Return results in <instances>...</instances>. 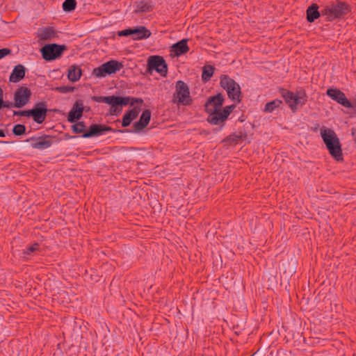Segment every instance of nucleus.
Masks as SVG:
<instances>
[{
	"instance_id": "c85d7f7f",
	"label": "nucleus",
	"mask_w": 356,
	"mask_h": 356,
	"mask_svg": "<svg viewBox=\"0 0 356 356\" xmlns=\"http://www.w3.org/2000/svg\"><path fill=\"white\" fill-rule=\"evenodd\" d=\"M216 67L211 65H205L202 67V80L204 83H207L211 80L213 76Z\"/></svg>"
},
{
	"instance_id": "a19ab883",
	"label": "nucleus",
	"mask_w": 356,
	"mask_h": 356,
	"mask_svg": "<svg viewBox=\"0 0 356 356\" xmlns=\"http://www.w3.org/2000/svg\"><path fill=\"white\" fill-rule=\"evenodd\" d=\"M3 100V91L0 88V104H2Z\"/></svg>"
},
{
	"instance_id": "72a5a7b5",
	"label": "nucleus",
	"mask_w": 356,
	"mask_h": 356,
	"mask_svg": "<svg viewBox=\"0 0 356 356\" xmlns=\"http://www.w3.org/2000/svg\"><path fill=\"white\" fill-rule=\"evenodd\" d=\"M56 90L60 93H68L72 92L74 90V87L70 86H62L56 88Z\"/></svg>"
},
{
	"instance_id": "0eeeda50",
	"label": "nucleus",
	"mask_w": 356,
	"mask_h": 356,
	"mask_svg": "<svg viewBox=\"0 0 356 356\" xmlns=\"http://www.w3.org/2000/svg\"><path fill=\"white\" fill-rule=\"evenodd\" d=\"M220 86L226 90L228 97L233 102L240 103L242 100V92L240 85L227 74L220 76Z\"/></svg>"
},
{
	"instance_id": "a211bd4d",
	"label": "nucleus",
	"mask_w": 356,
	"mask_h": 356,
	"mask_svg": "<svg viewBox=\"0 0 356 356\" xmlns=\"http://www.w3.org/2000/svg\"><path fill=\"white\" fill-rule=\"evenodd\" d=\"M224 102L225 96L221 92L210 96L204 104L205 111H209V109L222 108Z\"/></svg>"
},
{
	"instance_id": "b1692460",
	"label": "nucleus",
	"mask_w": 356,
	"mask_h": 356,
	"mask_svg": "<svg viewBox=\"0 0 356 356\" xmlns=\"http://www.w3.org/2000/svg\"><path fill=\"white\" fill-rule=\"evenodd\" d=\"M134 13L136 14L142 13H149L153 10L154 5L152 1H139L134 3Z\"/></svg>"
},
{
	"instance_id": "4468645a",
	"label": "nucleus",
	"mask_w": 356,
	"mask_h": 356,
	"mask_svg": "<svg viewBox=\"0 0 356 356\" xmlns=\"http://www.w3.org/2000/svg\"><path fill=\"white\" fill-rule=\"evenodd\" d=\"M32 96L31 90L26 86H19L14 92L13 99L17 108H21L29 103Z\"/></svg>"
},
{
	"instance_id": "423d86ee",
	"label": "nucleus",
	"mask_w": 356,
	"mask_h": 356,
	"mask_svg": "<svg viewBox=\"0 0 356 356\" xmlns=\"http://www.w3.org/2000/svg\"><path fill=\"white\" fill-rule=\"evenodd\" d=\"M236 108L235 104H232L224 107L222 109H209L206 112L209 114L207 121L212 125H219L216 131L221 130L225 124L226 120Z\"/></svg>"
},
{
	"instance_id": "cd10ccee",
	"label": "nucleus",
	"mask_w": 356,
	"mask_h": 356,
	"mask_svg": "<svg viewBox=\"0 0 356 356\" xmlns=\"http://www.w3.org/2000/svg\"><path fill=\"white\" fill-rule=\"evenodd\" d=\"M247 133L245 131H239L238 134H232L227 136L223 141L229 145L236 144L240 140L245 139Z\"/></svg>"
},
{
	"instance_id": "58836bf2",
	"label": "nucleus",
	"mask_w": 356,
	"mask_h": 356,
	"mask_svg": "<svg viewBox=\"0 0 356 356\" xmlns=\"http://www.w3.org/2000/svg\"><path fill=\"white\" fill-rule=\"evenodd\" d=\"M320 127V124L318 123H315L314 126L311 127L310 130L314 132H317Z\"/></svg>"
},
{
	"instance_id": "393cba45",
	"label": "nucleus",
	"mask_w": 356,
	"mask_h": 356,
	"mask_svg": "<svg viewBox=\"0 0 356 356\" xmlns=\"http://www.w3.org/2000/svg\"><path fill=\"white\" fill-rule=\"evenodd\" d=\"M319 6L317 3H312L306 10V19L308 22L312 23L322 15L321 10H318Z\"/></svg>"
},
{
	"instance_id": "2f4dec72",
	"label": "nucleus",
	"mask_w": 356,
	"mask_h": 356,
	"mask_svg": "<svg viewBox=\"0 0 356 356\" xmlns=\"http://www.w3.org/2000/svg\"><path fill=\"white\" fill-rule=\"evenodd\" d=\"M26 127L24 124H17L13 126V134L16 136H21L26 134Z\"/></svg>"
},
{
	"instance_id": "c756f323",
	"label": "nucleus",
	"mask_w": 356,
	"mask_h": 356,
	"mask_svg": "<svg viewBox=\"0 0 356 356\" xmlns=\"http://www.w3.org/2000/svg\"><path fill=\"white\" fill-rule=\"evenodd\" d=\"M295 97L300 106H304L308 100V95L303 88H299L296 90Z\"/></svg>"
},
{
	"instance_id": "ea45409f",
	"label": "nucleus",
	"mask_w": 356,
	"mask_h": 356,
	"mask_svg": "<svg viewBox=\"0 0 356 356\" xmlns=\"http://www.w3.org/2000/svg\"><path fill=\"white\" fill-rule=\"evenodd\" d=\"M76 138L75 136H71L69 134L66 133L65 135H64V138L65 140H70V139H72V138Z\"/></svg>"
},
{
	"instance_id": "79ce46f5",
	"label": "nucleus",
	"mask_w": 356,
	"mask_h": 356,
	"mask_svg": "<svg viewBox=\"0 0 356 356\" xmlns=\"http://www.w3.org/2000/svg\"><path fill=\"white\" fill-rule=\"evenodd\" d=\"M6 132L3 129H0V137L3 138L6 136Z\"/></svg>"
},
{
	"instance_id": "39448f33",
	"label": "nucleus",
	"mask_w": 356,
	"mask_h": 356,
	"mask_svg": "<svg viewBox=\"0 0 356 356\" xmlns=\"http://www.w3.org/2000/svg\"><path fill=\"white\" fill-rule=\"evenodd\" d=\"M49 110L46 102H40L33 106L31 109L23 111H14L13 115L32 118L38 124H42L45 120Z\"/></svg>"
},
{
	"instance_id": "e433bc0d",
	"label": "nucleus",
	"mask_w": 356,
	"mask_h": 356,
	"mask_svg": "<svg viewBox=\"0 0 356 356\" xmlns=\"http://www.w3.org/2000/svg\"><path fill=\"white\" fill-rule=\"evenodd\" d=\"M118 35L120 37H127L131 35L132 37V28H129L122 31H119L118 32Z\"/></svg>"
},
{
	"instance_id": "412c9836",
	"label": "nucleus",
	"mask_w": 356,
	"mask_h": 356,
	"mask_svg": "<svg viewBox=\"0 0 356 356\" xmlns=\"http://www.w3.org/2000/svg\"><path fill=\"white\" fill-rule=\"evenodd\" d=\"M26 67L22 65L18 64L15 65L10 74L9 81L12 83H18L22 80L26 75Z\"/></svg>"
},
{
	"instance_id": "f8f14e48",
	"label": "nucleus",
	"mask_w": 356,
	"mask_h": 356,
	"mask_svg": "<svg viewBox=\"0 0 356 356\" xmlns=\"http://www.w3.org/2000/svg\"><path fill=\"white\" fill-rule=\"evenodd\" d=\"M151 120V111L149 109H146L143 111L140 119L138 121L134 122L133 129H115V131H112L113 133H139L140 131L143 130L149 123Z\"/></svg>"
},
{
	"instance_id": "9b49d317",
	"label": "nucleus",
	"mask_w": 356,
	"mask_h": 356,
	"mask_svg": "<svg viewBox=\"0 0 356 356\" xmlns=\"http://www.w3.org/2000/svg\"><path fill=\"white\" fill-rule=\"evenodd\" d=\"M155 70L161 76L165 77L168 74V65L165 60L161 56H150L147 59L146 73L152 74Z\"/></svg>"
},
{
	"instance_id": "4be33fe9",
	"label": "nucleus",
	"mask_w": 356,
	"mask_h": 356,
	"mask_svg": "<svg viewBox=\"0 0 356 356\" xmlns=\"http://www.w3.org/2000/svg\"><path fill=\"white\" fill-rule=\"evenodd\" d=\"M39 40L45 41L52 38H58V34L53 26H46L40 29L37 33Z\"/></svg>"
},
{
	"instance_id": "c9c22d12",
	"label": "nucleus",
	"mask_w": 356,
	"mask_h": 356,
	"mask_svg": "<svg viewBox=\"0 0 356 356\" xmlns=\"http://www.w3.org/2000/svg\"><path fill=\"white\" fill-rule=\"evenodd\" d=\"M13 107L17 108V106H16V104H15V100H14V102L3 100L2 104H0V110L3 108H10Z\"/></svg>"
},
{
	"instance_id": "9d476101",
	"label": "nucleus",
	"mask_w": 356,
	"mask_h": 356,
	"mask_svg": "<svg viewBox=\"0 0 356 356\" xmlns=\"http://www.w3.org/2000/svg\"><path fill=\"white\" fill-rule=\"evenodd\" d=\"M123 67L121 62L115 60H108L92 70V75L97 78L106 77L115 74Z\"/></svg>"
},
{
	"instance_id": "37998d69",
	"label": "nucleus",
	"mask_w": 356,
	"mask_h": 356,
	"mask_svg": "<svg viewBox=\"0 0 356 356\" xmlns=\"http://www.w3.org/2000/svg\"><path fill=\"white\" fill-rule=\"evenodd\" d=\"M0 143H9L8 141H0Z\"/></svg>"
},
{
	"instance_id": "2eb2a0df",
	"label": "nucleus",
	"mask_w": 356,
	"mask_h": 356,
	"mask_svg": "<svg viewBox=\"0 0 356 356\" xmlns=\"http://www.w3.org/2000/svg\"><path fill=\"white\" fill-rule=\"evenodd\" d=\"M326 95L332 100L348 108H353V104L346 96L345 93L338 88H330Z\"/></svg>"
},
{
	"instance_id": "4c0bfd02",
	"label": "nucleus",
	"mask_w": 356,
	"mask_h": 356,
	"mask_svg": "<svg viewBox=\"0 0 356 356\" xmlns=\"http://www.w3.org/2000/svg\"><path fill=\"white\" fill-rule=\"evenodd\" d=\"M11 54V50L8 48L0 49V59Z\"/></svg>"
},
{
	"instance_id": "f03ea898",
	"label": "nucleus",
	"mask_w": 356,
	"mask_h": 356,
	"mask_svg": "<svg viewBox=\"0 0 356 356\" xmlns=\"http://www.w3.org/2000/svg\"><path fill=\"white\" fill-rule=\"evenodd\" d=\"M71 129L74 134H82L81 137L85 138L99 136L104 135L106 132L115 131V129L102 124H92L86 129V125L83 121L74 122Z\"/></svg>"
},
{
	"instance_id": "dca6fc26",
	"label": "nucleus",
	"mask_w": 356,
	"mask_h": 356,
	"mask_svg": "<svg viewBox=\"0 0 356 356\" xmlns=\"http://www.w3.org/2000/svg\"><path fill=\"white\" fill-rule=\"evenodd\" d=\"M84 111L83 103L82 100H76L73 104L72 109L67 115V121L70 123L78 122L83 116Z\"/></svg>"
},
{
	"instance_id": "6ab92c4d",
	"label": "nucleus",
	"mask_w": 356,
	"mask_h": 356,
	"mask_svg": "<svg viewBox=\"0 0 356 356\" xmlns=\"http://www.w3.org/2000/svg\"><path fill=\"white\" fill-rule=\"evenodd\" d=\"M140 111V107L134 106L131 109L126 111L124 115L122 116V127L124 128L129 127L131 124V122L138 117Z\"/></svg>"
},
{
	"instance_id": "6e6552de",
	"label": "nucleus",
	"mask_w": 356,
	"mask_h": 356,
	"mask_svg": "<svg viewBox=\"0 0 356 356\" xmlns=\"http://www.w3.org/2000/svg\"><path fill=\"white\" fill-rule=\"evenodd\" d=\"M172 102L183 106H190L193 104V100L190 95L189 87L184 81L179 80L175 83V91Z\"/></svg>"
},
{
	"instance_id": "bb28decb",
	"label": "nucleus",
	"mask_w": 356,
	"mask_h": 356,
	"mask_svg": "<svg viewBox=\"0 0 356 356\" xmlns=\"http://www.w3.org/2000/svg\"><path fill=\"white\" fill-rule=\"evenodd\" d=\"M82 76V70L78 65H72L68 70L67 78L72 82L79 81Z\"/></svg>"
},
{
	"instance_id": "a878e982",
	"label": "nucleus",
	"mask_w": 356,
	"mask_h": 356,
	"mask_svg": "<svg viewBox=\"0 0 356 356\" xmlns=\"http://www.w3.org/2000/svg\"><path fill=\"white\" fill-rule=\"evenodd\" d=\"M283 102L281 99H275L266 104L263 111L264 113H273L277 109H282Z\"/></svg>"
},
{
	"instance_id": "f3484780",
	"label": "nucleus",
	"mask_w": 356,
	"mask_h": 356,
	"mask_svg": "<svg viewBox=\"0 0 356 356\" xmlns=\"http://www.w3.org/2000/svg\"><path fill=\"white\" fill-rule=\"evenodd\" d=\"M279 92L291 111L293 113H296L298 110L299 104L296 101L295 93L283 88H280Z\"/></svg>"
},
{
	"instance_id": "f257e3e1",
	"label": "nucleus",
	"mask_w": 356,
	"mask_h": 356,
	"mask_svg": "<svg viewBox=\"0 0 356 356\" xmlns=\"http://www.w3.org/2000/svg\"><path fill=\"white\" fill-rule=\"evenodd\" d=\"M320 131L323 141L332 157L337 161H343L341 144L334 130L326 127H322Z\"/></svg>"
},
{
	"instance_id": "aec40b11",
	"label": "nucleus",
	"mask_w": 356,
	"mask_h": 356,
	"mask_svg": "<svg viewBox=\"0 0 356 356\" xmlns=\"http://www.w3.org/2000/svg\"><path fill=\"white\" fill-rule=\"evenodd\" d=\"M188 41V39L184 38L175 43L171 47V52L177 57L186 54L189 51Z\"/></svg>"
},
{
	"instance_id": "7ed1b4c3",
	"label": "nucleus",
	"mask_w": 356,
	"mask_h": 356,
	"mask_svg": "<svg viewBox=\"0 0 356 356\" xmlns=\"http://www.w3.org/2000/svg\"><path fill=\"white\" fill-rule=\"evenodd\" d=\"M352 8L347 2L341 0L331 1L321 9L323 16H326L327 21L344 18L351 12Z\"/></svg>"
},
{
	"instance_id": "f704fd0d",
	"label": "nucleus",
	"mask_w": 356,
	"mask_h": 356,
	"mask_svg": "<svg viewBox=\"0 0 356 356\" xmlns=\"http://www.w3.org/2000/svg\"><path fill=\"white\" fill-rule=\"evenodd\" d=\"M110 96H92L91 99L95 102L105 103L107 104L109 100Z\"/></svg>"
},
{
	"instance_id": "473e14b6",
	"label": "nucleus",
	"mask_w": 356,
	"mask_h": 356,
	"mask_svg": "<svg viewBox=\"0 0 356 356\" xmlns=\"http://www.w3.org/2000/svg\"><path fill=\"white\" fill-rule=\"evenodd\" d=\"M39 250V244L38 243H33L32 245L26 247V249L23 250V257L26 258V255H31L35 251Z\"/></svg>"
},
{
	"instance_id": "20e7f679",
	"label": "nucleus",
	"mask_w": 356,
	"mask_h": 356,
	"mask_svg": "<svg viewBox=\"0 0 356 356\" xmlns=\"http://www.w3.org/2000/svg\"><path fill=\"white\" fill-rule=\"evenodd\" d=\"M143 99L141 98L134 97H120L116 95H111L107 104L110 105L109 114L111 115L118 116L120 114L123 106H126L128 104L131 106L135 104H142Z\"/></svg>"
},
{
	"instance_id": "ddd939ff",
	"label": "nucleus",
	"mask_w": 356,
	"mask_h": 356,
	"mask_svg": "<svg viewBox=\"0 0 356 356\" xmlns=\"http://www.w3.org/2000/svg\"><path fill=\"white\" fill-rule=\"evenodd\" d=\"M54 137L50 135L43 134L41 136H32L27 138L25 142H31L33 149L44 150L50 147L54 143Z\"/></svg>"
},
{
	"instance_id": "7c9ffc66",
	"label": "nucleus",
	"mask_w": 356,
	"mask_h": 356,
	"mask_svg": "<svg viewBox=\"0 0 356 356\" xmlns=\"http://www.w3.org/2000/svg\"><path fill=\"white\" fill-rule=\"evenodd\" d=\"M76 6V0H65L63 3V9L65 12H72L75 10Z\"/></svg>"
},
{
	"instance_id": "5701e85b",
	"label": "nucleus",
	"mask_w": 356,
	"mask_h": 356,
	"mask_svg": "<svg viewBox=\"0 0 356 356\" xmlns=\"http://www.w3.org/2000/svg\"><path fill=\"white\" fill-rule=\"evenodd\" d=\"M151 34V31L145 26H138L132 28V39L134 40L147 39L150 37Z\"/></svg>"
},
{
	"instance_id": "1a4fd4ad",
	"label": "nucleus",
	"mask_w": 356,
	"mask_h": 356,
	"mask_svg": "<svg viewBox=\"0 0 356 356\" xmlns=\"http://www.w3.org/2000/svg\"><path fill=\"white\" fill-rule=\"evenodd\" d=\"M67 49L65 44L51 43L45 44L40 49L42 57L46 61H52L60 58L63 52Z\"/></svg>"
}]
</instances>
